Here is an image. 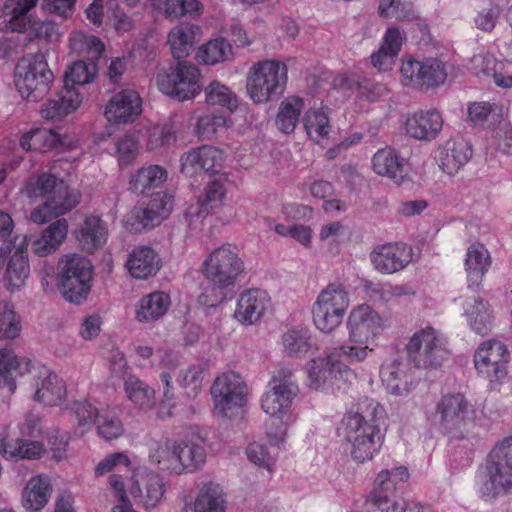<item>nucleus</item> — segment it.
Instances as JSON below:
<instances>
[{
	"mask_svg": "<svg viewBox=\"0 0 512 512\" xmlns=\"http://www.w3.org/2000/svg\"><path fill=\"white\" fill-rule=\"evenodd\" d=\"M20 145L25 150L47 152L61 147L63 140L53 129L36 128L21 137Z\"/></svg>",
	"mask_w": 512,
	"mask_h": 512,
	"instance_id": "nucleus-39",
	"label": "nucleus"
},
{
	"mask_svg": "<svg viewBox=\"0 0 512 512\" xmlns=\"http://www.w3.org/2000/svg\"><path fill=\"white\" fill-rule=\"evenodd\" d=\"M397 489V482L391 478L388 469L382 470L374 481L373 489L369 493L367 501L375 509H381L395 500Z\"/></svg>",
	"mask_w": 512,
	"mask_h": 512,
	"instance_id": "nucleus-40",
	"label": "nucleus"
},
{
	"mask_svg": "<svg viewBox=\"0 0 512 512\" xmlns=\"http://www.w3.org/2000/svg\"><path fill=\"white\" fill-rule=\"evenodd\" d=\"M203 274L211 285L213 298L202 295L204 304L214 307L226 298V292L234 287L244 273V262L235 246L227 243L214 249L203 263Z\"/></svg>",
	"mask_w": 512,
	"mask_h": 512,
	"instance_id": "nucleus-2",
	"label": "nucleus"
},
{
	"mask_svg": "<svg viewBox=\"0 0 512 512\" xmlns=\"http://www.w3.org/2000/svg\"><path fill=\"white\" fill-rule=\"evenodd\" d=\"M226 194V189L222 182L218 180L211 181L205 188L203 198L198 200V218H205L210 209L219 206Z\"/></svg>",
	"mask_w": 512,
	"mask_h": 512,
	"instance_id": "nucleus-58",
	"label": "nucleus"
},
{
	"mask_svg": "<svg viewBox=\"0 0 512 512\" xmlns=\"http://www.w3.org/2000/svg\"><path fill=\"white\" fill-rule=\"evenodd\" d=\"M346 326L349 342L355 345H343L339 352L349 363L362 362L373 350L368 345L384 329V321L369 305L362 304L350 312Z\"/></svg>",
	"mask_w": 512,
	"mask_h": 512,
	"instance_id": "nucleus-4",
	"label": "nucleus"
},
{
	"mask_svg": "<svg viewBox=\"0 0 512 512\" xmlns=\"http://www.w3.org/2000/svg\"><path fill=\"white\" fill-rule=\"evenodd\" d=\"M269 387L270 389L262 396L261 407L265 413L277 416L284 413L290 407L296 395H293V391L289 389L286 392L274 386Z\"/></svg>",
	"mask_w": 512,
	"mask_h": 512,
	"instance_id": "nucleus-49",
	"label": "nucleus"
},
{
	"mask_svg": "<svg viewBox=\"0 0 512 512\" xmlns=\"http://www.w3.org/2000/svg\"><path fill=\"white\" fill-rule=\"evenodd\" d=\"M54 97L59 100L58 102L65 109V116L75 111L82 102L79 90L67 84H64Z\"/></svg>",
	"mask_w": 512,
	"mask_h": 512,
	"instance_id": "nucleus-62",
	"label": "nucleus"
},
{
	"mask_svg": "<svg viewBox=\"0 0 512 512\" xmlns=\"http://www.w3.org/2000/svg\"><path fill=\"white\" fill-rule=\"evenodd\" d=\"M470 411V404L461 393L446 394L436 405L435 417L445 433L460 432L465 426Z\"/></svg>",
	"mask_w": 512,
	"mask_h": 512,
	"instance_id": "nucleus-16",
	"label": "nucleus"
},
{
	"mask_svg": "<svg viewBox=\"0 0 512 512\" xmlns=\"http://www.w3.org/2000/svg\"><path fill=\"white\" fill-rule=\"evenodd\" d=\"M142 112V99L133 89L116 93L107 103L105 116L111 123H132Z\"/></svg>",
	"mask_w": 512,
	"mask_h": 512,
	"instance_id": "nucleus-20",
	"label": "nucleus"
},
{
	"mask_svg": "<svg viewBox=\"0 0 512 512\" xmlns=\"http://www.w3.org/2000/svg\"><path fill=\"white\" fill-rule=\"evenodd\" d=\"M53 77L44 53L29 54L16 66L15 86L23 98L38 101L49 91Z\"/></svg>",
	"mask_w": 512,
	"mask_h": 512,
	"instance_id": "nucleus-8",
	"label": "nucleus"
},
{
	"mask_svg": "<svg viewBox=\"0 0 512 512\" xmlns=\"http://www.w3.org/2000/svg\"><path fill=\"white\" fill-rule=\"evenodd\" d=\"M469 325L477 334L485 335L491 328L490 305L480 296H469L463 304Z\"/></svg>",
	"mask_w": 512,
	"mask_h": 512,
	"instance_id": "nucleus-36",
	"label": "nucleus"
},
{
	"mask_svg": "<svg viewBox=\"0 0 512 512\" xmlns=\"http://www.w3.org/2000/svg\"><path fill=\"white\" fill-rule=\"evenodd\" d=\"M380 374L388 393L396 396L408 395L416 384L403 361L394 360L382 367Z\"/></svg>",
	"mask_w": 512,
	"mask_h": 512,
	"instance_id": "nucleus-25",
	"label": "nucleus"
},
{
	"mask_svg": "<svg viewBox=\"0 0 512 512\" xmlns=\"http://www.w3.org/2000/svg\"><path fill=\"white\" fill-rule=\"evenodd\" d=\"M54 97L59 100L58 102L65 109V116L75 111L82 102L79 90L67 84H64Z\"/></svg>",
	"mask_w": 512,
	"mask_h": 512,
	"instance_id": "nucleus-63",
	"label": "nucleus"
},
{
	"mask_svg": "<svg viewBox=\"0 0 512 512\" xmlns=\"http://www.w3.org/2000/svg\"><path fill=\"white\" fill-rule=\"evenodd\" d=\"M75 234L81 249L88 253L102 248L108 236L105 226H80Z\"/></svg>",
	"mask_w": 512,
	"mask_h": 512,
	"instance_id": "nucleus-52",
	"label": "nucleus"
},
{
	"mask_svg": "<svg viewBox=\"0 0 512 512\" xmlns=\"http://www.w3.org/2000/svg\"><path fill=\"white\" fill-rule=\"evenodd\" d=\"M28 237L24 236L18 246L12 247L16 249L11 255L4 275L7 287L10 290L22 287L28 278L30 266L28 261L27 246Z\"/></svg>",
	"mask_w": 512,
	"mask_h": 512,
	"instance_id": "nucleus-28",
	"label": "nucleus"
},
{
	"mask_svg": "<svg viewBox=\"0 0 512 512\" xmlns=\"http://www.w3.org/2000/svg\"><path fill=\"white\" fill-rule=\"evenodd\" d=\"M33 398L46 406L57 405L66 395V386L62 378L42 367L33 384Z\"/></svg>",
	"mask_w": 512,
	"mask_h": 512,
	"instance_id": "nucleus-23",
	"label": "nucleus"
},
{
	"mask_svg": "<svg viewBox=\"0 0 512 512\" xmlns=\"http://www.w3.org/2000/svg\"><path fill=\"white\" fill-rule=\"evenodd\" d=\"M288 80L287 65L266 59L254 63L247 75V92L254 103H267L282 96Z\"/></svg>",
	"mask_w": 512,
	"mask_h": 512,
	"instance_id": "nucleus-5",
	"label": "nucleus"
},
{
	"mask_svg": "<svg viewBox=\"0 0 512 512\" xmlns=\"http://www.w3.org/2000/svg\"><path fill=\"white\" fill-rule=\"evenodd\" d=\"M270 298L266 291L250 289L242 293L235 310V318L243 324H253L269 307Z\"/></svg>",
	"mask_w": 512,
	"mask_h": 512,
	"instance_id": "nucleus-24",
	"label": "nucleus"
},
{
	"mask_svg": "<svg viewBox=\"0 0 512 512\" xmlns=\"http://www.w3.org/2000/svg\"><path fill=\"white\" fill-rule=\"evenodd\" d=\"M68 226H47L41 235L31 242L32 251L38 256L54 252L67 235Z\"/></svg>",
	"mask_w": 512,
	"mask_h": 512,
	"instance_id": "nucleus-45",
	"label": "nucleus"
},
{
	"mask_svg": "<svg viewBox=\"0 0 512 512\" xmlns=\"http://www.w3.org/2000/svg\"><path fill=\"white\" fill-rule=\"evenodd\" d=\"M0 451L6 458L37 459L41 457L44 448L38 441L4 439L0 444Z\"/></svg>",
	"mask_w": 512,
	"mask_h": 512,
	"instance_id": "nucleus-47",
	"label": "nucleus"
},
{
	"mask_svg": "<svg viewBox=\"0 0 512 512\" xmlns=\"http://www.w3.org/2000/svg\"><path fill=\"white\" fill-rule=\"evenodd\" d=\"M304 108V102L299 97H288L283 100L275 119L277 128L285 133H292L299 121V116Z\"/></svg>",
	"mask_w": 512,
	"mask_h": 512,
	"instance_id": "nucleus-43",
	"label": "nucleus"
},
{
	"mask_svg": "<svg viewBox=\"0 0 512 512\" xmlns=\"http://www.w3.org/2000/svg\"><path fill=\"white\" fill-rule=\"evenodd\" d=\"M372 167L375 173L392 179L401 184L406 177L405 159L392 147L378 150L372 158Z\"/></svg>",
	"mask_w": 512,
	"mask_h": 512,
	"instance_id": "nucleus-27",
	"label": "nucleus"
},
{
	"mask_svg": "<svg viewBox=\"0 0 512 512\" xmlns=\"http://www.w3.org/2000/svg\"><path fill=\"white\" fill-rule=\"evenodd\" d=\"M370 259L378 272L392 274L404 269L412 261V249L401 242L381 244L374 247Z\"/></svg>",
	"mask_w": 512,
	"mask_h": 512,
	"instance_id": "nucleus-19",
	"label": "nucleus"
},
{
	"mask_svg": "<svg viewBox=\"0 0 512 512\" xmlns=\"http://www.w3.org/2000/svg\"><path fill=\"white\" fill-rule=\"evenodd\" d=\"M232 54L231 44L224 38H217L202 45L197 52V59L207 65L226 61Z\"/></svg>",
	"mask_w": 512,
	"mask_h": 512,
	"instance_id": "nucleus-50",
	"label": "nucleus"
},
{
	"mask_svg": "<svg viewBox=\"0 0 512 512\" xmlns=\"http://www.w3.org/2000/svg\"><path fill=\"white\" fill-rule=\"evenodd\" d=\"M349 306V295L346 287L340 282L326 286L318 295L312 308L315 326L326 333L338 327Z\"/></svg>",
	"mask_w": 512,
	"mask_h": 512,
	"instance_id": "nucleus-9",
	"label": "nucleus"
},
{
	"mask_svg": "<svg viewBox=\"0 0 512 512\" xmlns=\"http://www.w3.org/2000/svg\"><path fill=\"white\" fill-rule=\"evenodd\" d=\"M480 491L486 499L512 493V437L497 443L488 454Z\"/></svg>",
	"mask_w": 512,
	"mask_h": 512,
	"instance_id": "nucleus-6",
	"label": "nucleus"
},
{
	"mask_svg": "<svg viewBox=\"0 0 512 512\" xmlns=\"http://www.w3.org/2000/svg\"><path fill=\"white\" fill-rule=\"evenodd\" d=\"M382 412L379 404H371L365 411L346 414L343 418L344 437L351 444V456L358 462L370 460L380 450L384 435L377 423Z\"/></svg>",
	"mask_w": 512,
	"mask_h": 512,
	"instance_id": "nucleus-1",
	"label": "nucleus"
},
{
	"mask_svg": "<svg viewBox=\"0 0 512 512\" xmlns=\"http://www.w3.org/2000/svg\"><path fill=\"white\" fill-rule=\"evenodd\" d=\"M472 156V149L463 139H449L436 151V160L440 169L453 176L462 169Z\"/></svg>",
	"mask_w": 512,
	"mask_h": 512,
	"instance_id": "nucleus-21",
	"label": "nucleus"
},
{
	"mask_svg": "<svg viewBox=\"0 0 512 512\" xmlns=\"http://www.w3.org/2000/svg\"><path fill=\"white\" fill-rule=\"evenodd\" d=\"M20 325L10 302H0V339H12L19 335Z\"/></svg>",
	"mask_w": 512,
	"mask_h": 512,
	"instance_id": "nucleus-59",
	"label": "nucleus"
},
{
	"mask_svg": "<svg viewBox=\"0 0 512 512\" xmlns=\"http://www.w3.org/2000/svg\"><path fill=\"white\" fill-rule=\"evenodd\" d=\"M168 44L175 59H181L188 55L193 43L191 28L175 26L168 34Z\"/></svg>",
	"mask_w": 512,
	"mask_h": 512,
	"instance_id": "nucleus-56",
	"label": "nucleus"
},
{
	"mask_svg": "<svg viewBox=\"0 0 512 512\" xmlns=\"http://www.w3.org/2000/svg\"><path fill=\"white\" fill-rule=\"evenodd\" d=\"M508 357V350L502 342L488 341L477 349L474 363L478 372L491 384H498L507 376Z\"/></svg>",
	"mask_w": 512,
	"mask_h": 512,
	"instance_id": "nucleus-15",
	"label": "nucleus"
},
{
	"mask_svg": "<svg viewBox=\"0 0 512 512\" xmlns=\"http://www.w3.org/2000/svg\"><path fill=\"white\" fill-rule=\"evenodd\" d=\"M407 352L409 361L423 369H438L449 356L446 339L433 328L415 333L407 345Z\"/></svg>",
	"mask_w": 512,
	"mask_h": 512,
	"instance_id": "nucleus-11",
	"label": "nucleus"
},
{
	"mask_svg": "<svg viewBox=\"0 0 512 512\" xmlns=\"http://www.w3.org/2000/svg\"><path fill=\"white\" fill-rule=\"evenodd\" d=\"M54 97L59 100L58 102L65 109V116L75 111L82 102L79 90L67 84H64Z\"/></svg>",
	"mask_w": 512,
	"mask_h": 512,
	"instance_id": "nucleus-64",
	"label": "nucleus"
},
{
	"mask_svg": "<svg viewBox=\"0 0 512 512\" xmlns=\"http://www.w3.org/2000/svg\"><path fill=\"white\" fill-rule=\"evenodd\" d=\"M400 72L405 85L419 89L437 87L447 78L443 62L436 58L423 61L408 58L402 62Z\"/></svg>",
	"mask_w": 512,
	"mask_h": 512,
	"instance_id": "nucleus-14",
	"label": "nucleus"
},
{
	"mask_svg": "<svg viewBox=\"0 0 512 512\" xmlns=\"http://www.w3.org/2000/svg\"><path fill=\"white\" fill-rule=\"evenodd\" d=\"M52 487L46 476L31 478L22 493V505L30 512H38L48 503Z\"/></svg>",
	"mask_w": 512,
	"mask_h": 512,
	"instance_id": "nucleus-37",
	"label": "nucleus"
},
{
	"mask_svg": "<svg viewBox=\"0 0 512 512\" xmlns=\"http://www.w3.org/2000/svg\"><path fill=\"white\" fill-rule=\"evenodd\" d=\"M230 120L221 113H210L200 116L195 126V134L199 139L210 140L220 129L229 126Z\"/></svg>",
	"mask_w": 512,
	"mask_h": 512,
	"instance_id": "nucleus-54",
	"label": "nucleus"
},
{
	"mask_svg": "<svg viewBox=\"0 0 512 512\" xmlns=\"http://www.w3.org/2000/svg\"><path fill=\"white\" fill-rule=\"evenodd\" d=\"M116 152L119 165L127 166L136 159L139 152V143L133 135L126 134L117 141Z\"/></svg>",
	"mask_w": 512,
	"mask_h": 512,
	"instance_id": "nucleus-61",
	"label": "nucleus"
},
{
	"mask_svg": "<svg viewBox=\"0 0 512 512\" xmlns=\"http://www.w3.org/2000/svg\"><path fill=\"white\" fill-rule=\"evenodd\" d=\"M93 266L88 259L79 255L66 256L59 263L57 286L65 300L81 304L91 290Z\"/></svg>",
	"mask_w": 512,
	"mask_h": 512,
	"instance_id": "nucleus-7",
	"label": "nucleus"
},
{
	"mask_svg": "<svg viewBox=\"0 0 512 512\" xmlns=\"http://www.w3.org/2000/svg\"><path fill=\"white\" fill-rule=\"evenodd\" d=\"M31 367L29 359H19L9 348L0 349V388H6L10 394L14 393L15 376L30 372Z\"/></svg>",
	"mask_w": 512,
	"mask_h": 512,
	"instance_id": "nucleus-30",
	"label": "nucleus"
},
{
	"mask_svg": "<svg viewBox=\"0 0 512 512\" xmlns=\"http://www.w3.org/2000/svg\"><path fill=\"white\" fill-rule=\"evenodd\" d=\"M148 3L154 12L171 21L180 18L195 19L203 12V4L199 0H148Z\"/></svg>",
	"mask_w": 512,
	"mask_h": 512,
	"instance_id": "nucleus-29",
	"label": "nucleus"
},
{
	"mask_svg": "<svg viewBox=\"0 0 512 512\" xmlns=\"http://www.w3.org/2000/svg\"><path fill=\"white\" fill-rule=\"evenodd\" d=\"M344 357L339 349H335L325 358L313 359L307 364L309 386L319 389L326 383L333 384L332 380L342 379L350 373L349 368L341 358Z\"/></svg>",
	"mask_w": 512,
	"mask_h": 512,
	"instance_id": "nucleus-18",
	"label": "nucleus"
},
{
	"mask_svg": "<svg viewBox=\"0 0 512 512\" xmlns=\"http://www.w3.org/2000/svg\"><path fill=\"white\" fill-rule=\"evenodd\" d=\"M124 390L127 398L143 410L151 409L155 404L154 390L135 375L125 378Z\"/></svg>",
	"mask_w": 512,
	"mask_h": 512,
	"instance_id": "nucleus-44",
	"label": "nucleus"
},
{
	"mask_svg": "<svg viewBox=\"0 0 512 512\" xmlns=\"http://www.w3.org/2000/svg\"><path fill=\"white\" fill-rule=\"evenodd\" d=\"M176 441L166 439L165 441H152L149 446V459L155 463L160 470L179 474L182 467L177 461Z\"/></svg>",
	"mask_w": 512,
	"mask_h": 512,
	"instance_id": "nucleus-38",
	"label": "nucleus"
},
{
	"mask_svg": "<svg viewBox=\"0 0 512 512\" xmlns=\"http://www.w3.org/2000/svg\"><path fill=\"white\" fill-rule=\"evenodd\" d=\"M171 304L170 296L162 291L144 295L137 303L135 318L142 323H152L162 318Z\"/></svg>",
	"mask_w": 512,
	"mask_h": 512,
	"instance_id": "nucleus-32",
	"label": "nucleus"
},
{
	"mask_svg": "<svg viewBox=\"0 0 512 512\" xmlns=\"http://www.w3.org/2000/svg\"><path fill=\"white\" fill-rule=\"evenodd\" d=\"M30 196L47 197L45 203L35 208L30 219L34 224H48L71 211L80 201V194L71 190L62 179L51 173H42L29 184Z\"/></svg>",
	"mask_w": 512,
	"mask_h": 512,
	"instance_id": "nucleus-3",
	"label": "nucleus"
},
{
	"mask_svg": "<svg viewBox=\"0 0 512 512\" xmlns=\"http://www.w3.org/2000/svg\"><path fill=\"white\" fill-rule=\"evenodd\" d=\"M205 98L209 105H219L233 112L238 107L236 94L218 80L212 81L205 88Z\"/></svg>",
	"mask_w": 512,
	"mask_h": 512,
	"instance_id": "nucleus-51",
	"label": "nucleus"
},
{
	"mask_svg": "<svg viewBox=\"0 0 512 512\" xmlns=\"http://www.w3.org/2000/svg\"><path fill=\"white\" fill-rule=\"evenodd\" d=\"M225 156L222 150L211 145L192 148L180 157V172L192 177L201 172H218L223 165Z\"/></svg>",
	"mask_w": 512,
	"mask_h": 512,
	"instance_id": "nucleus-17",
	"label": "nucleus"
},
{
	"mask_svg": "<svg viewBox=\"0 0 512 512\" xmlns=\"http://www.w3.org/2000/svg\"><path fill=\"white\" fill-rule=\"evenodd\" d=\"M96 72L97 67L94 63L77 61L65 72L64 84L78 89L79 87L90 83L94 79Z\"/></svg>",
	"mask_w": 512,
	"mask_h": 512,
	"instance_id": "nucleus-55",
	"label": "nucleus"
},
{
	"mask_svg": "<svg viewBox=\"0 0 512 512\" xmlns=\"http://www.w3.org/2000/svg\"><path fill=\"white\" fill-rule=\"evenodd\" d=\"M39 0H4L2 13L7 27L13 32L26 33L34 38L52 40L57 35L56 25L48 20L39 21L29 12Z\"/></svg>",
	"mask_w": 512,
	"mask_h": 512,
	"instance_id": "nucleus-10",
	"label": "nucleus"
},
{
	"mask_svg": "<svg viewBox=\"0 0 512 512\" xmlns=\"http://www.w3.org/2000/svg\"><path fill=\"white\" fill-rule=\"evenodd\" d=\"M162 479L154 473L141 475L133 481L130 493L135 499H139L146 508H153L164 494Z\"/></svg>",
	"mask_w": 512,
	"mask_h": 512,
	"instance_id": "nucleus-34",
	"label": "nucleus"
},
{
	"mask_svg": "<svg viewBox=\"0 0 512 512\" xmlns=\"http://www.w3.org/2000/svg\"><path fill=\"white\" fill-rule=\"evenodd\" d=\"M126 268L133 278L147 279L160 270L161 260L151 247L139 246L128 255Z\"/></svg>",
	"mask_w": 512,
	"mask_h": 512,
	"instance_id": "nucleus-26",
	"label": "nucleus"
},
{
	"mask_svg": "<svg viewBox=\"0 0 512 512\" xmlns=\"http://www.w3.org/2000/svg\"><path fill=\"white\" fill-rule=\"evenodd\" d=\"M303 124L308 137L316 143L327 139L332 130L330 119L322 109L308 110L303 117Z\"/></svg>",
	"mask_w": 512,
	"mask_h": 512,
	"instance_id": "nucleus-46",
	"label": "nucleus"
},
{
	"mask_svg": "<svg viewBox=\"0 0 512 512\" xmlns=\"http://www.w3.org/2000/svg\"><path fill=\"white\" fill-rule=\"evenodd\" d=\"M167 178V170L160 165L142 167L130 176L128 190L136 194H149L166 182Z\"/></svg>",
	"mask_w": 512,
	"mask_h": 512,
	"instance_id": "nucleus-33",
	"label": "nucleus"
},
{
	"mask_svg": "<svg viewBox=\"0 0 512 512\" xmlns=\"http://www.w3.org/2000/svg\"><path fill=\"white\" fill-rule=\"evenodd\" d=\"M491 264L490 254L483 244H472L467 251L465 269L468 287L477 288Z\"/></svg>",
	"mask_w": 512,
	"mask_h": 512,
	"instance_id": "nucleus-35",
	"label": "nucleus"
},
{
	"mask_svg": "<svg viewBox=\"0 0 512 512\" xmlns=\"http://www.w3.org/2000/svg\"><path fill=\"white\" fill-rule=\"evenodd\" d=\"M443 119L437 110L417 111L405 123L406 133L417 140L432 141L441 132Z\"/></svg>",
	"mask_w": 512,
	"mask_h": 512,
	"instance_id": "nucleus-22",
	"label": "nucleus"
},
{
	"mask_svg": "<svg viewBox=\"0 0 512 512\" xmlns=\"http://www.w3.org/2000/svg\"><path fill=\"white\" fill-rule=\"evenodd\" d=\"M225 495L219 484L209 482L199 490L194 512H225Z\"/></svg>",
	"mask_w": 512,
	"mask_h": 512,
	"instance_id": "nucleus-42",
	"label": "nucleus"
},
{
	"mask_svg": "<svg viewBox=\"0 0 512 512\" xmlns=\"http://www.w3.org/2000/svg\"><path fill=\"white\" fill-rule=\"evenodd\" d=\"M199 69L186 62H178L170 71L157 74L161 92L180 101L194 98L201 91Z\"/></svg>",
	"mask_w": 512,
	"mask_h": 512,
	"instance_id": "nucleus-12",
	"label": "nucleus"
},
{
	"mask_svg": "<svg viewBox=\"0 0 512 512\" xmlns=\"http://www.w3.org/2000/svg\"><path fill=\"white\" fill-rule=\"evenodd\" d=\"M285 353L290 357H301L311 348V335L308 328L295 327L282 336Z\"/></svg>",
	"mask_w": 512,
	"mask_h": 512,
	"instance_id": "nucleus-48",
	"label": "nucleus"
},
{
	"mask_svg": "<svg viewBox=\"0 0 512 512\" xmlns=\"http://www.w3.org/2000/svg\"><path fill=\"white\" fill-rule=\"evenodd\" d=\"M173 207V198L166 192H157L147 204H138L132 210L134 219L144 222L162 221L168 217Z\"/></svg>",
	"mask_w": 512,
	"mask_h": 512,
	"instance_id": "nucleus-31",
	"label": "nucleus"
},
{
	"mask_svg": "<svg viewBox=\"0 0 512 512\" xmlns=\"http://www.w3.org/2000/svg\"><path fill=\"white\" fill-rule=\"evenodd\" d=\"M211 395L214 412L222 417H230L245 404L247 386L239 374L227 372L215 379Z\"/></svg>",
	"mask_w": 512,
	"mask_h": 512,
	"instance_id": "nucleus-13",
	"label": "nucleus"
},
{
	"mask_svg": "<svg viewBox=\"0 0 512 512\" xmlns=\"http://www.w3.org/2000/svg\"><path fill=\"white\" fill-rule=\"evenodd\" d=\"M175 140V133L171 126L157 125L149 130L146 146L148 150L155 151L171 145Z\"/></svg>",
	"mask_w": 512,
	"mask_h": 512,
	"instance_id": "nucleus-60",
	"label": "nucleus"
},
{
	"mask_svg": "<svg viewBox=\"0 0 512 512\" xmlns=\"http://www.w3.org/2000/svg\"><path fill=\"white\" fill-rule=\"evenodd\" d=\"M177 461L182 467L179 474L193 472L204 464L206 453L202 445L193 440L176 441Z\"/></svg>",
	"mask_w": 512,
	"mask_h": 512,
	"instance_id": "nucleus-41",
	"label": "nucleus"
},
{
	"mask_svg": "<svg viewBox=\"0 0 512 512\" xmlns=\"http://www.w3.org/2000/svg\"><path fill=\"white\" fill-rule=\"evenodd\" d=\"M96 423L98 434L106 440L117 439L124 433L123 423L115 409L100 412Z\"/></svg>",
	"mask_w": 512,
	"mask_h": 512,
	"instance_id": "nucleus-53",
	"label": "nucleus"
},
{
	"mask_svg": "<svg viewBox=\"0 0 512 512\" xmlns=\"http://www.w3.org/2000/svg\"><path fill=\"white\" fill-rule=\"evenodd\" d=\"M69 411L75 416V422L80 434L86 433L96 423L99 411L86 400L75 401Z\"/></svg>",
	"mask_w": 512,
	"mask_h": 512,
	"instance_id": "nucleus-57",
	"label": "nucleus"
}]
</instances>
